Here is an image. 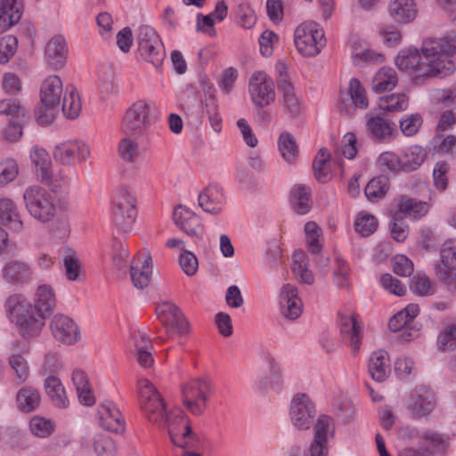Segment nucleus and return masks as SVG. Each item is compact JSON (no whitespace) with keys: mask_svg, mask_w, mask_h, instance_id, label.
Returning <instances> with one entry per match:
<instances>
[{"mask_svg":"<svg viewBox=\"0 0 456 456\" xmlns=\"http://www.w3.org/2000/svg\"><path fill=\"white\" fill-rule=\"evenodd\" d=\"M118 154L124 161L133 163L139 155V145L134 140L125 137L119 142Z\"/></svg>","mask_w":456,"mask_h":456,"instance_id":"6e6d98bb","label":"nucleus"},{"mask_svg":"<svg viewBox=\"0 0 456 456\" xmlns=\"http://www.w3.org/2000/svg\"><path fill=\"white\" fill-rule=\"evenodd\" d=\"M100 414V423L104 429L113 433H120L125 430L121 413L113 404H103Z\"/></svg>","mask_w":456,"mask_h":456,"instance_id":"2f4dec72","label":"nucleus"},{"mask_svg":"<svg viewBox=\"0 0 456 456\" xmlns=\"http://www.w3.org/2000/svg\"><path fill=\"white\" fill-rule=\"evenodd\" d=\"M61 368V362L57 354L48 352L45 354L40 370L44 375L54 376Z\"/></svg>","mask_w":456,"mask_h":456,"instance_id":"338daca9","label":"nucleus"},{"mask_svg":"<svg viewBox=\"0 0 456 456\" xmlns=\"http://www.w3.org/2000/svg\"><path fill=\"white\" fill-rule=\"evenodd\" d=\"M437 347L442 352L452 351L456 348V326L444 327L437 337Z\"/></svg>","mask_w":456,"mask_h":456,"instance_id":"3c124183","label":"nucleus"},{"mask_svg":"<svg viewBox=\"0 0 456 456\" xmlns=\"http://www.w3.org/2000/svg\"><path fill=\"white\" fill-rule=\"evenodd\" d=\"M22 200L28 214L42 224L54 221L60 214L69 209V203L64 198L39 184L26 187Z\"/></svg>","mask_w":456,"mask_h":456,"instance_id":"7ed1b4c3","label":"nucleus"},{"mask_svg":"<svg viewBox=\"0 0 456 456\" xmlns=\"http://www.w3.org/2000/svg\"><path fill=\"white\" fill-rule=\"evenodd\" d=\"M390 370L388 354L386 351L379 350L372 354L369 362V371L372 379L382 382Z\"/></svg>","mask_w":456,"mask_h":456,"instance_id":"72a5a7b5","label":"nucleus"},{"mask_svg":"<svg viewBox=\"0 0 456 456\" xmlns=\"http://www.w3.org/2000/svg\"><path fill=\"white\" fill-rule=\"evenodd\" d=\"M30 160L35 167L37 180L45 185L55 188L61 187L66 183L65 177H54L52 172V160L48 152L38 146H33L29 154Z\"/></svg>","mask_w":456,"mask_h":456,"instance_id":"9d476101","label":"nucleus"},{"mask_svg":"<svg viewBox=\"0 0 456 456\" xmlns=\"http://www.w3.org/2000/svg\"><path fill=\"white\" fill-rule=\"evenodd\" d=\"M294 43L300 54L314 57L326 45L324 29L314 21L303 22L295 30Z\"/></svg>","mask_w":456,"mask_h":456,"instance_id":"39448f33","label":"nucleus"},{"mask_svg":"<svg viewBox=\"0 0 456 456\" xmlns=\"http://www.w3.org/2000/svg\"><path fill=\"white\" fill-rule=\"evenodd\" d=\"M387 190V179L384 176H379L371 179L367 183L364 193L369 200L376 202L386 195Z\"/></svg>","mask_w":456,"mask_h":456,"instance_id":"a18cd8bd","label":"nucleus"},{"mask_svg":"<svg viewBox=\"0 0 456 456\" xmlns=\"http://www.w3.org/2000/svg\"><path fill=\"white\" fill-rule=\"evenodd\" d=\"M248 88L252 101L259 107H265L275 99L273 82L263 71H257L252 75Z\"/></svg>","mask_w":456,"mask_h":456,"instance_id":"f8f14e48","label":"nucleus"},{"mask_svg":"<svg viewBox=\"0 0 456 456\" xmlns=\"http://www.w3.org/2000/svg\"><path fill=\"white\" fill-rule=\"evenodd\" d=\"M279 151L287 162H292L298 155V148L289 133H282L279 137Z\"/></svg>","mask_w":456,"mask_h":456,"instance_id":"49530a36","label":"nucleus"},{"mask_svg":"<svg viewBox=\"0 0 456 456\" xmlns=\"http://www.w3.org/2000/svg\"><path fill=\"white\" fill-rule=\"evenodd\" d=\"M210 384L204 378L190 380L182 388L183 405L193 415L200 416L204 413Z\"/></svg>","mask_w":456,"mask_h":456,"instance_id":"0eeeda50","label":"nucleus"},{"mask_svg":"<svg viewBox=\"0 0 456 456\" xmlns=\"http://www.w3.org/2000/svg\"><path fill=\"white\" fill-rule=\"evenodd\" d=\"M45 389L56 407L61 409L68 407L69 400L66 396L65 388L56 376L46 377Z\"/></svg>","mask_w":456,"mask_h":456,"instance_id":"f704fd0d","label":"nucleus"},{"mask_svg":"<svg viewBox=\"0 0 456 456\" xmlns=\"http://www.w3.org/2000/svg\"><path fill=\"white\" fill-rule=\"evenodd\" d=\"M397 206L401 214L414 219L423 216L428 212L426 202L404 195L399 198Z\"/></svg>","mask_w":456,"mask_h":456,"instance_id":"ea45409f","label":"nucleus"},{"mask_svg":"<svg viewBox=\"0 0 456 456\" xmlns=\"http://www.w3.org/2000/svg\"><path fill=\"white\" fill-rule=\"evenodd\" d=\"M41 403L39 391L31 386H23L16 395L17 408L24 413L36 411Z\"/></svg>","mask_w":456,"mask_h":456,"instance_id":"c756f323","label":"nucleus"},{"mask_svg":"<svg viewBox=\"0 0 456 456\" xmlns=\"http://www.w3.org/2000/svg\"><path fill=\"white\" fill-rule=\"evenodd\" d=\"M351 101L354 107L365 110L369 102L365 89L357 78H352L349 85V92L340 95L341 108L346 113L351 114L354 110L347 106L346 102Z\"/></svg>","mask_w":456,"mask_h":456,"instance_id":"cd10ccee","label":"nucleus"},{"mask_svg":"<svg viewBox=\"0 0 456 456\" xmlns=\"http://www.w3.org/2000/svg\"><path fill=\"white\" fill-rule=\"evenodd\" d=\"M395 22L404 24L412 21L417 16L413 0H394L388 9Z\"/></svg>","mask_w":456,"mask_h":456,"instance_id":"7c9ffc66","label":"nucleus"},{"mask_svg":"<svg viewBox=\"0 0 456 456\" xmlns=\"http://www.w3.org/2000/svg\"><path fill=\"white\" fill-rule=\"evenodd\" d=\"M290 200L297 214L305 215L311 209V191L304 184H296L290 191Z\"/></svg>","mask_w":456,"mask_h":456,"instance_id":"e433bc0d","label":"nucleus"},{"mask_svg":"<svg viewBox=\"0 0 456 456\" xmlns=\"http://www.w3.org/2000/svg\"><path fill=\"white\" fill-rule=\"evenodd\" d=\"M421 52L422 56L417 48L403 49L395 59V64L401 70L411 73L414 83L447 77L454 72L455 64L452 55L456 52V35L428 38L422 43Z\"/></svg>","mask_w":456,"mask_h":456,"instance_id":"f257e3e1","label":"nucleus"},{"mask_svg":"<svg viewBox=\"0 0 456 456\" xmlns=\"http://www.w3.org/2000/svg\"><path fill=\"white\" fill-rule=\"evenodd\" d=\"M19 173L18 165L13 159H6L0 164V185L13 181Z\"/></svg>","mask_w":456,"mask_h":456,"instance_id":"69168bd1","label":"nucleus"},{"mask_svg":"<svg viewBox=\"0 0 456 456\" xmlns=\"http://www.w3.org/2000/svg\"><path fill=\"white\" fill-rule=\"evenodd\" d=\"M388 328L391 331L400 332L398 338L403 341H411L419 336V329L413 327L401 312L389 320Z\"/></svg>","mask_w":456,"mask_h":456,"instance_id":"473e14b6","label":"nucleus"},{"mask_svg":"<svg viewBox=\"0 0 456 456\" xmlns=\"http://www.w3.org/2000/svg\"><path fill=\"white\" fill-rule=\"evenodd\" d=\"M137 43L140 54L143 59L155 67L162 63L165 57V49L153 28L148 25L141 26L137 34Z\"/></svg>","mask_w":456,"mask_h":456,"instance_id":"423d86ee","label":"nucleus"},{"mask_svg":"<svg viewBox=\"0 0 456 456\" xmlns=\"http://www.w3.org/2000/svg\"><path fill=\"white\" fill-rule=\"evenodd\" d=\"M366 129L369 136L378 142L390 140L395 133L394 124L380 115L370 116L366 121Z\"/></svg>","mask_w":456,"mask_h":456,"instance_id":"a878e982","label":"nucleus"},{"mask_svg":"<svg viewBox=\"0 0 456 456\" xmlns=\"http://www.w3.org/2000/svg\"><path fill=\"white\" fill-rule=\"evenodd\" d=\"M158 314L168 331L183 334L188 330V322L181 310L173 304L165 303L158 308Z\"/></svg>","mask_w":456,"mask_h":456,"instance_id":"412c9836","label":"nucleus"},{"mask_svg":"<svg viewBox=\"0 0 456 456\" xmlns=\"http://www.w3.org/2000/svg\"><path fill=\"white\" fill-rule=\"evenodd\" d=\"M50 328L53 338L64 345H75L81 338L78 325L68 315L54 314L50 322Z\"/></svg>","mask_w":456,"mask_h":456,"instance_id":"ddd939ff","label":"nucleus"},{"mask_svg":"<svg viewBox=\"0 0 456 456\" xmlns=\"http://www.w3.org/2000/svg\"><path fill=\"white\" fill-rule=\"evenodd\" d=\"M94 451L98 455L114 456L116 453V445L110 436H99L94 441Z\"/></svg>","mask_w":456,"mask_h":456,"instance_id":"774afa93","label":"nucleus"},{"mask_svg":"<svg viewBox=\"0 0 456 456\" xmlns=\"http://www.w3.org/2000/svg\"><path fill=\"white\" fill-rule=\"evenodd\" d=\"M135 198L126 187H120L114 200L113 217L116 224L128 232L136 217Z\"/></svg>","mask_w":456,"mask_h":456,"instance_id":"6e6552de","label":"nucleus"},{"mask_svg":"<svg viewBox=\"0 0 456 456\" xmlns=\"http://www.w3.org/2000/svg\"><path fill=\"white\" fill-rule=\"evenodd\" d=\"M18 39L12 35H6L0 39V63H7L17 52Z\"/></svg>","mask_w":456,"mask_h":456,"instance_id":"5fc2aeb1","label":"nucleus"},{"mask_svg":"<svg viewBox=\"0 0 456 456\" xmlns=\"http://www.w3.org/2000/svg\"><path fill=\"white\" fill-rule=\"evenodd\" d=\"M175 224L188 236L200 238L202 236L204 228L200 219L189 208L179 205L173 213Z\"/></svg>","mask_w":456,"mask_h":456,"instance_id":"aec40b11","label":"nucleus"},{"mask_svg":"<svg viewBox=\"0 0 456 456\" xmlns=\"http://www.w3.org/2000/svg\"><path fill=\"white\" fill-rule=\"evenodd\" d=\"M40 103L48 106H59L63 96V84L60 77H47L40 86Z\"/></svg>","mask_w":456,"mask_h":456,"instance_id":"393cba45","label":"nucleus"},{"mask_svg":"<svg viewBox=\"0 0 456 456\" xmlns=\"http://www.w3.org/2000/svg\"><path fill=\"white\" fill-rule=\"evenodd\" d=\"M411 290L419 296L426 297L435 293V285L424 273H417L410 281Z\"/></svg>","mask_w":456,"mask_h":456,"instance_id":"09e8293b","label":"nucleus"},{"mask_svg":"<svg viewBox=\"0 0 456 456\" xmlns=\"http://www.w3.org/2000/svg\"><path fill=\"white\" fill-rule=\"evenodd\" d=\"M13 346H15V345H13ZM12 351L8 362L15 372L16 383L21 384L28 379L29 366L26 358L18 351L17 348L12 347Z\"/></svg>","mask_w":456,"mask_h":456,"instance_id":"79ce46f5","label":"nucleus"},{"mask_svg":"<svg viewBox=\"0 0 456 456\" xmlns=\"http://www.w3.org/2000/svg\"><path fill=\"white\" fill-rule=\"evenodd\" d=\"M330 427V418L320 416L315 424L314 439L307 450L294 448L289 456H326L327 455V433Z\"/></svg>","mask_w":456,"mask_h":456,"instance_id":"f3484780","label":"nucleus"},{"mask_svg":"<svg viewBox=\"0 0 456 456\" xmlns=\"http://www.w3.org/2000/svg\"><path fill=\"white\" fill-rule=\"evenodd\" d=\"M150 104L144 100L134 102L125 112L122 132L127 136H140L149 124Z\"/></svg>","mask_w":456,"mask_h":456,"instance_id":"1a4fd4ad","label":"nucleus"},{"mask_svg":"<svg viewBox=\"0 0 456 456\" xmlns=\"http://www.w3.org/2000/svg\"><path fill=\"white\" fill-rule=\"evenodd\" d=\"M63 265L65 268V275L69 281H77L81 272V263L71 248H67L64 253Z\"/></svg>","mask_w":456,"mask_h":456,"instance_id":"de8ad7c7","label":"nucleus"},{"mask_svg":"<svg viewBox=\"0 0 456 456\" xmlns=\"http://www.w3.org/2000/svg\"><path fill=\"white\" fill-rule=\"evenodd\" d=\"M441 258L446 268L456 269V240H449L443 244Z\"/></svg>","mask_w":456,"mask_h":456,"instance_id":"e2e57ef3","label":"nucleus"},{"mask_svg":"<svg viewBox=\"0 0 456 456\" xmlns=\"http://www.w3.org/2000/svg\"><path fill=\"white\" fill-rule=\"evenodd\" d=\"M330 154L325 148H322L313 163V168L316 179L321 183H326L330 179L329 170L326 167V163L330 160Z\"/></svg>","mask_w":456,"mask_h":456,"instance_id":"8fccbe9b","label":"nucleus"},{"mask_svg":"<svg viewBox=\"0 0 456 456\" xmlns=\"http://www.w3.org/2000/svg\"><path fill=\"white\" fill-rule=\"evenodd\" d=\"M282 314L289 320H296L302 314V301L298 297L297 289L290 284L281 287L280 292Z\"/></svg>","mask_w":456,"mask_h":456,"instance_id":"5701e85b","label":"nucleus"},{"mask_svg":"<svg viewBox=\"0 0 456 456\" xmlns=\"http://www.w3.org/2000/svg\"><path fill=\"white\" fill-rule=\"evenodd\" d=\"M47 64L54 69H61L67 59L68 50L66 41L61 36L53 37L48 41L45 49Z\"/></svg>","mask_w":456,"mask_h":456,"instance_id":"bb28decb","label":"nucleus"},{"mask_svg":"<svg viewBox=\"0 0 456 456\" xmlns=\"http://www.w3.org/2000/svg\"><path fill=\"white\" fill-rule=\"evenodd\" d=\"M436 407L433 392L426 386H418L410 394L407 409L414 418L428 416Z\"/></svg>","mask_w":456,"mask_h":456,"instance_id":"dca6fc26","label":"nucleus"},{"mask_svg":"<svg viewBox=\"0 0 456 456\" xmlns=\"http://www.w3.org/2000/svg\"><path fill=\"white\" fill-rule=\"evenodd\" d=\"M31 432L38 437H47L53 431V424L50 419L40 416H35L29 422Z\"/></svg>","mask_w":456,"mask_h":456,"instance_id":"680f3d73","label":"nucleus"},{"mask_svg":"<svg viewBox=\"0 0 456 456\" xmlns=\"http://www.w3.org/2000/svg\"><path fill=\"white\" fill-rule=\"evenodd\" d=\"M279 69V77H277L278 90L282 94V106L284 111L290 118H297L301 113V106L297 97L293 86L289 81L285 64L280 62L277 65Z\"/></svg>","mask_w":456,"mask_h":456,"instance_id":"2eb2a0df","label":"nucleus"},{"mask_svg":"<svg viewBox=\"0 0 456 456\" xmlns=\"http://www.w3.org/2000/svg\"><path fill=\"white\" fill-rule=\"evenodd\" d=\"M305 232L306 235L309 250L314 254H318L322 249L319 238L322 235V229L315 222H307L305 225Z\"/></svg>","mask_w":456,"mask_h":456,"instance_id":"864d4df0","label":"nucleus"},{"mask_svg":"<svg viewBox=\"0 0 456 456\" xmlns=\"http://www.w3.org/2000/svg\"><path fill=\"white\" fill-rule=\"evenodd\" d=\"M398 78L394 69L381 68L372 80V90L376 93L392 90L397 84Z\"/></svg>","mask_w":456,"mask_h":456,"instance_id":"58836bf2","label":"nucleus"},{"mask_svg":"<svg viewBox=\"0 0 456 456\" xmlns=\"http://www.w3.org/2000/svg\"><path fill=\"white\" fill-rule=\"evenodd\" d=\"M377 228L378 220L374 216L370 214L359 216L354 222L355 232L363 237L370 236Z\"/></svg>","mask_w":456,"mask_h":456,"instance_id":"13d9d810","label":"nucleus"},{"mask_svg":"<svg viewBox=\"0 0 456 456\" xmlns=\"http://www.w3.org/2000/svg\"><path fill=\"white\" fill-rule=\"evenodd\" d=\"M427 151L419 145H412L406 150L402 156L401 170L411 172L419 168L427 158Z\"/></svg>","mask_w":456,"mask_h":456,"instance_id":"c9c22d12","label":"nucleus"},{"mask_svg":"<svg viewBox=\"0 0 456 456\" xmlns=\"http://www.w3.org/2000/svg\"><path fill=\"white\" fill-rule=\"evenodd\" d=\"M139 403L150 422L167 428L172 443L184 433L186 426H190V421L183 411H167L163 397L148 379L139 381Z\"/></svg>","mask_w":456,"mask_h":456,"instance_id":"f03ea898","label":"nucleus"},{"mask_svg":"<svg viewBox=\"0 0 456 456\" xmlns=\"http://www.w3.org/2000/svg\"><path fill=\"white\" fill-rule=\"evenodd\" d=\"M32 270L24 261L12 259L8 261L2 269L3 279L13 285H22L32 278Z\"/></svg>","mask_w":456,"mask_h":456,"instance_id":"4be33fe9","label":"nucleus"},{"mask_svg":"<svg viewBox=\"0 0 456 456\" xmlns=\"http://www.w3.org/2000/svg\"><path fill=\"white\" fill-rule=\"evenodd\" d=\"M75 150H77V161L83 162L90 157V148L82 141H68L58 143L53 151L54 160L63 166L75 165Z\"/></svg>","mask_w":456,"mask_h":456,"instance_id":"4468645a","label":"nucleus"},{"mask_svg":"<svg viewBox=\"0 0 456 456\" xmlns=\"http://www.w3.org/2000/svg\"><path fill=\"white\" fill-rule=\"evenodd\" d=\"M61 99H63L61 108L63 114L69 119L77 118L82 110L80 96L77 89L72 86H68Z\"/></svg>","mask_w":456,"mask_h":456,"instance_id":"4c0bfd02","label":"nucleus"},{"mask_svg":"<svg viewBox=\"0 0 456 456\" xmlns=\"http://www.w3.org/2000/svg\"><path fill=\"white\" fill-rule=\"evenodd\" d=\"M378 104L385 111H403L408 108V98L404 94H392L380 97Z\"/></svg>","mask_w":456,"mask_h":456,"instance_id":"37998d69","label":"nucleus"},{"mask_svg":"<svg viewBox=\"0 0 456 456\" xmlns=\"http://www.w3.org/2000/svg\"><path fill=\"white\" fill-rule=\"evenodd\" d=\"M152 274V259L149 252L133 258L130 264V276L134 286L142 289L150 284Z\"/></svg>","mask_w":456,"mask_h":456,"instance_id":"6ab92c4d","label":"nucleus"},{"mask_svg":"<svg viewBox=\"0 0 456 456\" xmlns=\"http://www.w3.org/2000/svg\"><path fill=\"white\" fill-rule=\"evenodd\" d=\"M0 223L14 232L22 231L23 221L13 200L10 199L0 200Z\"/></svg>","mask_w":456,"mask_h":456,"instance_id":"c85d7f7f","label":"nucleus"},{"mask_svg":"<svg viewBox=\"0 0 456 456\" xmlns=\"http://www.w3.org/2000/svg\"><path fill=\"white\" fill-rule=\"evenodd\" d=\"M173 444L185 451H192L200 446V439L199 436L192 431L191 426H186L184 433H182L179 437L175 439Z\"/></svg>","mask_w":456,"mask_h":456,"instance_id":"603ef678","label":"nucleus"},{"mask_svg":"<svg viewBox=\"0 0 456 456\" xmlns=\"http://www.w3.org/2000/svg\"><path fill=\"white\" fill-rule=\"evenodd\" d=\"M7 313L15 318L24 338L37 336L45 325V314L39 312L20 294L9 297L5 303Z\"/></svg>","mask_w":456,"mask_h":456,"instance_id":"20e7f679","label":"nucleus"},{"mask_svg":"<svg viewBox=\"0 0 456 456\" xmlns=\"http://www.w3.org/2000/svg\"><path fill=\"white\" fill-rule=\"evenodd\" d=\"M23 11L22 0H0V34L16 25Z\"/></svg>","mask_w":456,"mask_h":456,"instance_id":"b1692460","label":"nucleus"},{"mask_svg":"<svg viewBox=\"0 0 456 456\" xmlns=\"http://www.w3.org/2000/svg\"><path fill=\"white\" fill-rule=\"evenodd\" d=\"M400 156L392 151H385L379 155L377 163L383 171L396 173L401 170Z\"/></svg>","mask_w":456,"mask_h":456,"instance_id":"052dcab7","label":"nucleus"},{"mask_svg":"<svg viewBox=\"0 0 456 456\" xmlns=\"http://www.w3.org/2000/svg\"><path fill=\"white\" fill-rule=\"evenodd\" d=\"M0 114L14 118H24L26 110L21 106L19 99H4L0 101Z\"/></svg>","mask_w":456,"mask_h":456,"instance_id":"bf43d9fd","label":"nucleus"},{"mask_svg":"<svg viewBox=\"0 0 456 456\" xmlns=\"http://www.w3.org/2000/svg\"><path fill=\"white\" fill-rule=\"evenodd\" d=\"M294 263L292 265L293 273L299 277L302 281L307 284L314 282L313 273L307 268V256L303 251H296L293 255Z\"/></svg>","mask_w":456,"mask_h":456,"instance_id":"c03bdc74","label":"nucleus"},{"mask_svg":"<svg viewBox=\"0 0 456 456\" xmlns=\"http://www.w3.org/2000/svg\"><path fill=\"white\" fill-rule=\"evenodd\" d=\"M179 265L188 276H193L199 268L198 258L192 252L186 249L180 254Z\"/></svg>","mask_w":456,"mask_h":456,"instance_id":"0e129e2a","label":"nucleus"},{"mask_svg":"<svg viewBox=\"0 0 456 456\" xmlns=\"http://www.w3.org/2000/svg\"><path fill=\"white\" fill-rule=\"evenodd\" d=\"M422 123L423 119L419 114L406 115L400 120V130L405 136H413L419 131Z\"/></svg>","mask_w":456,"mask_h":456,"instance_id":"4d7b16f0","label":"nucleus"},{"mask_svg":"<svg viewBox=\"0 0 456 456\" xmlns=\"http://www.w3.org/2000/svg\"><path fill=\"white\" fill-rule=\"evenodd\" d=\"M339 325L343 339L349 346L351 354L356 356L362 343V326L353 314L341 315Z\"/></svg>","mask_w":456,"mask_h":456,"instance_id":"a211bd4d","label":"nucleus"},{"mask_svg":"<svg viewBox=\"0 0 456 456\" xmlns=\"http://www.w3.org/2000/svg\"><path fill=\"white\" fill-rule=\"evenodd\" d=\"M55 296L49 285H40L35 296L34 307L45 314H50L55 306Z\"/></svg>","mask_w":456,"mask_h":456,"instance_id":"a19ab883","label":"nucleus"},{"mask_svg":"<svg viewBox=\"0 0 456 456\" xmlns=\"http://www.w3.org/2000/svg\"><path fill=\"white\" fill-rule=\"evenodd\" d=\"M289 413L294 427L298 429H308L314 422L316 411L309 395L298 393L292 398Z\"/></svg>","mask_w":456,"mask_h":456,"instance_id":"9b49d317","label":"nucleus"}]
</instances>
